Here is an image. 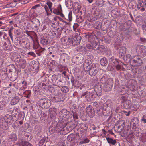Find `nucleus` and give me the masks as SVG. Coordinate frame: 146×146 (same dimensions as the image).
Segmentation results:
<instances>
[{"label": "nucleus", "mask_w": 146, "mask_h": 146, "mask_svg": "<svg viewBox=\"0 0 146 146\" xmlns=\"http://www.w3.org/2000/svg\"><path fill=\"white\" fill-rule=\"evenodd\" d=\"M9 72H15V75H13V73L11 74V78L12 81H15L17 78L18 73L21 72L20 68H18V67H16L13 64H11L9 65Z\"/></svg>", "instance_id": "obj_1"}, {"label": "nucleus", "mask_w": 146, "mask_h": 146, "mask_svg": "<svg viewBox=\"0 0 146 146\" xmlns=\"http://www.w3.org/2000/svg\"><path fill=\"white\" fill-rule=\"evenodd\" d=\"M82 34L79 33V34L76 33L75 34L74 37L72 38H68V41L72 46L77 45L80 42L81 40V35Z\"/></svg>", "instance_id": "obj_2"}, {"label": "nucleus", "mask_w": 146, "mask_h": 146, "mask_svg": "<svg viewBox=\"0 0 146 146\" xmlns=\"http://www.w3.org/2000/svg\"><path fill=\"white\" fill-rule=\"evenodd\" d=\"M91 104H92L94 108H95L98 115H104L105 113L104 111H106V109H104L99 102H92Z\"/></svg>", "instance_id": "obj_3"}, {"label": "nucleus", "mask_w": 146, "mask_h": 146, "mask_svg": "<svg viewBox=\"0 0 146 146\" xmlns=\"http://www.w3.org/2000/svg\"><path fill=\"white\" fill-rule=\"evenodd\" d=\"M113 84V80L112 78H110L107 80L103 86V89L106 92L110 91L111 90Z\"/></svg>", "instance_id": "obj_4"}, {"label": "nucleus", "mask_w": 146, "mask_h": 146, "mask_svg": "<svg viewBox=\"0 0 146 146\" xmlns=\"http://www.w3.org/2000/svg\"><path fill=\"white\" fill-rule=\"evenodd\" d=\"M142 63V61L138 56H133L131 62V65L134 66H140Z\"/></svg>", "instance_id": "obj_5"}, {"label": "nucleus", "mask_w": 146, "mask_h": 146, "mask_svg": "<svg viewBox=\"0 0 146 146\" xmlns=\"http://www.w3.org/2000/svg\"><path fill=\"white\" fill-rule=\"evenodd\" d=\"M39 104L44 109H48L51 106V103L50 101L47 99L44 98L40 99Z\"/></svg>", "instance_id": "obj_6"}, {"label": "nucleus", "mask_w": 146, "mask_h": 146, "mask_svg": "<svg viewBox=\"0 0 146 146\" xmlns=\"http://www.w3.org/2000/svg\"><path fill=\"white\" fill-rule=\"evenodd\" d=\"M99 70L97 64L93 63L91 66V68L89 71V74L91 76H94L96 75Z\"/></svg>", "instance_id": "obj_7"}, {"label": "nucleus", "mask_w": 146, "mask_h": 146, "mask_svg": "<svg viewBox=\"0 0 146 146\" xmlns=\"http://www.w3.org/2000/svg\"><path fill=\"white\" fill-rule=\"evenodd\" d=\"M96 93V95L99 97L101 96L102 94V89L100 84L99 83H97L95 86L93 90Z\"/></svg>", "instance_id": "obj_8"}, {"label": "nucleus", "mask_w": 146, "mask_h": 146, "mask_svg": "<svg viewBox=\"0 0 146 146\" xmlns=\"http://www.w3.org/2000/svg\"><path fill=\"white\" fill-rule=\"evenodd\" d=\"M92 62L91 61L86 60L82 64V66L84 70L86 72H88L91 68Z\"/></svg>", "instance_id": "obj_9"}, {"label": "nucleus", "mask_w": 146, "mask_h": 146, "mask_svg": "<svg viewBox=\"0 0 146 146\" xmlns=\"http://www.w3.org/2000/svg\"><path fill=\"white\" fill-rule=\"evenodd\" d=\"M66 124L63 122L62 123H59L56 127H53L54 131L55 133H59L66 126Z\"/></svg>", "instance_id": "obj_10"}, {"label": "nucleus", "mask_w": 146, "mask_h": 146, "mask_svg": "<svg viewBox=\"0 0 146 146\" xmlns=\"http://www.w3.org/2000/svg\"><path fill=\"white\" fill-rule=\"evenodd\" d=\"M14 116L12 115L6 114L3 118L5 121L9 125H11L14 122L13 119Z\"/></svg>", "instance_id": "obj_11"}, {"label": "nucleus", "mask_w": 146, "mask_h": 146, "mask_svg": "<svg viewBox=\"0 0 146 146\" xmlns=\"http://www.w3.org/2000/svg\"><path fill=\"white\" fill-rule=\"evenodd\" d=\"M18 43L25 49H28L30 47V44L28 40H23L22 41L18 40Z\"/></svg>", "instance_id": "obj_12"}, {"label": "nucleus", "mask_w": 146, "mask_h": 146, "mask_svg": "<svg viewBox=\"0 0 146 146\" xmlns=\"http://www.w3.org/2000/svg\"><path fill=\"white\" fill-rule=\"evenodd\" d=\"M50 143V142L48 141V138L44 137L39 141L38 145L39 146H48Z\"/></svg>", "instance_id": "obj_13"}, {"label": "nucleus", "mask_w": 146, "mask_h": 146, "mask_svg": "<svg viewBox=\"0 0 146 146\" xmlns=\"http://www.w3.org/2000/svg\"><path fill=\"white\" fill-rule=\"evenodd\" d=\"M50 143V142L48 141V138L44 137L39 141L38 145L39 146H48Z\"/></svg>", "instance_id": "obj_14"}, {"label": "nucleus", "mask_w": 146, "mask_h": 146, "mask_svg": "<svg viewBox=\"0 0 146 146\" xmlns=\"http://www.w3.org/2000/svg\"><path fill=\"white\" fill-rule=\"evenodd\" d=\"M86 112L90 118L93 117L94 116V111L91 105H89L88 107L86 108Z\"/></svg>", "instance_id": "obj_15"}, {"label": "nucleus", "mask_w": 146, "mask_h": 146, "mask_svg": "<svg viewBox=\"0 0 146 146\" xmlns=\"http://www.w3.org/2000/svg\"><path fill=\"white\" fill-rule=\"evenodd\" d=\"M11 58L12 60L17 64L21 58L20 56L16 53H14L12 54Z\"/></svg>", "instance_id": "obj_16"}, {"label": "nucleus", "mask_w": 146, "mask_h": 146, "mask_svg": "<svg viewBox=\"0 0 146 146\" xmlns=\"http://www.w3.org/2000/svg\"><path fill=\"white\" fill-rule=\"evenodd\" d=\"M0 128L4 130H7L8 128V124L3 117L0 118Z\"/></svg>", "instance_id": "obj_17"}, {"label": "nucleus", "mask_w": 146, "mask_h": 146, "mask_svg": "<svg viewBox=\"0 0 146 146\" xmlns=\"http://www.w3.org/2000/svg\"><path fill=\"white\" fill-rule=\"evenodd\" d=\"M69 56L66 53H63L60 57V60L62 63H64L68 62Z\"/></svg>", "instance_id": "obj_18"}, {"label": "nucleus", "mask_w": 146, "mask_h": 146, "mask_svg": "<svg viewBox=\"0 0 146 146\" xmlns=\"http://www.w3.org/2000/svg\"><path fill=\"white\" fill-rule=\"evenodd\" d=\"M126 48L125 47L122 46L120 47L119 50V57L121 58H124L126 53Z\"/></svg>", "instance_id": "obj_19"}, {"label": "nucleus", "mask_w": 146, "mask_h": 146, "mask_svg": "<svg viewBox=\"0 0 146 146\" xmlns=\"http://www.w3.org/2000/svg\"><path fill=\"white\" fill-rule=\"evenodd\" d=\"M72 61L74 63L76 64H79L82 62V58L79 56L78 57L77 56L76 57L72 58Z\"/></svg>", "instance_id": "obj_20"}, {"label": "nucleus", "mask_w": 146, "mask_h": 146, "mask_svg": "<svg viewBox=\"0 0 146 146\" xmlns=\"http://www.w3.org/2000/svg\"><path fill=\"white\" fill-rule=\"evenodd\" d=\"M94 94V92L93 90L90 91H87L86 96H85V98L87 101H89L91 98H93Z\"/></svg>", "instance_id": "obj_21"}, {"label": "nucleus", "mask_w": 146, "mask_h": 146, "mask_svg": "<svg viewBox=\"0 0 146 146\" xmlns=\"http://www.w3.org/2000/svg\"><path fill=\"white\" fill-rule=\"evenodd\" d=\"M50 40H49L48 38L43 37L41 38L40 41L41 43L43 45H47L50 43Z\"/></svg>", "instance_id": "obj_22"}, {"label": "nucleus", "mask_w": 146, "mask_h": 146, "mask_svg": "<svg viewBox=\"0 0 146 146\" xmlns=\"http://www.w3.org/2000/svg\"><path fill=\"white\" fill-rule=\"evenodd\" d=\"M131 105V101L129 100H127L123 102V103H122V106L125 109H127L130 108Z\"/></svg>", "instance_id": "obj_23"}, {"label": "nucleus", "mask_w": 146, "mask_h": 146, "mask_svg": "<svg viewBox=\"0 0 146 146\" xmlns=\"http://www.w3.org/2000/svg\"><path fill=\"white\" fill-rule=\"evenodd\" d=\"M31 66H32L33 68L36 70L39 68V64L37 61H33L30 63Z\"/></svg>", "instance_id": "obj_24"}, {"label": "nucleus", "mask_w": 146, "mask_h": 146, "mask_svg": "<svg viewBox=\"0 0 146 146\" xmlns=\"http://www.w3.org/2000/svg\"><path fill=\"white\" fill-rule=\"evenodd\" d=\"M20 100V98L18 96H15L12 98L11 101V105H15L17 104Z\"/></svg>", "instance_id": "obj_25"}, {"label": "nucleus", "mask_w": 146, "mask_h": 146, "mask_svg": "<svg viewBox=\"0 0 146 146\" xmlns=\"http://www.w3.org/2000/svg\"><path fill=\"white\" fill-rule=\"evenodd\" d=\"M139 121L138 118L136 117H134L132 120L131 123L133 125V127L136 128L138 126Z\"/></svg>", "instance_id": "obj_26"}, {"label": "nucleus", "mask_w": 146, "mask_h": 146, "mask_svg": "<svg viewBox=\"0 0 146 146\" xmlns=\"http://www.w3.org/2000/svg\"><path fill=\"white\" fill-rule=\"evenodd\" d=\"M106 139L108 143L110 144H111L113 145H115L117 143V141L116 140L113 139V138L107 137Z\"/></svg>", "instance_id": "obj_27"}, {"label": "nucleus", "mask_w": 146, "mask_h": 146, "mask_svg": "<svg viewBox=\"0 0 146 146\" xmlns=\"http://www.w3.org/2000/svg\"><path fill=\"white\" fill-rule=\"evenodd\" d=\"M20 66L23 69H24L26 66V63L25 60L24 59L22 58L20 60L18 63Z\"/></svg>", "instance_id": "obj_28"}, {"label": "nucleus", "mask_w": 146, "mask_h": 146, "mask_svg": "<svg viewBox=\"0 0 146 146\" xmlns=\"http://www.w3.org/2000/svg\"><path fill=\"white\" fill-rule=\"evenodd\" d=\"M115 66L116 69L118 70L121 69L122 68H123V64L125 65L123 63L118 60L117 62V63L115 64Z\"/></svg>", "instance_id": "obj_29"}, {"label": "nucleus", "mask_w": 146, "mask_h": 146, "mask_svg": "<svg viewBox=\"0 0 146 146\" xmlns=\"http://www.w3.org/2000/svg\"><path fill=\"white\" fill-rule=\"evenodd\" d=\"M132 60V57L131 55L129 54L126 55L125 58H124L125 62L127 63H129L130 65Z\"/></svg>", "instance_id": "obj_30"}, {"label": "nucleus", "mask_w": 146, "mask_h": 146, "mask_svg": "<svg viewBox=\"0 0 146 146\" xmlns=\"http://www.w3.org/2000/svg\"><path fill=\"white\" fill-rule=\"evenodd\" d=\"M136 50L137 53L139 54H141L142 55H143L145 52V50L144 48L140 46L137 47Z\"/></svg>", "instance_id": "obj_31"}, {"label": "nucleus", "mask_w": 146, "mask_h": 146, "mask_svg": "<svg viewBox=\"0 0 146 146\" xmlns=\"http://www.w3.org/2000/svg\"><path fill=\"white\" fill-rule=\"evenodd\" d=\"M61 112L63 117H67V118H68L70 114L69 111H68L66 109H63L61 110Z\"/></svg>", "instance_id": "obj_32"}, {"label": "nucleus", "mask_w": 146, "mask_h": 146, "mask_svg": "<svg viewBox=\"0 0 146 146\" xmlns=\"http://www.w3.org/2000/svg\"><path fill=\"white\" fill-rule=\"evenodd\" d=\"M33 23L32 26L35 28H37L38 25H39V20L37 19H34L31 21Z\"/></svg>", "instance_id": "obj_33"}, {"label": "nucleus", "mask_w": 146, "mask_h": 146, "mask_svg": "<svg viewBox=\"0 0 146 146\" xmlns=\"http://www.w3.org/2000/svg\"><path fill=\"white\" fill-rule=\"evenodd\" d=\"M100 63L102 66H106L108 63L107 60L105 57H103L100 59Z\"/></svg>", "instance_id": "obj_34"}, {"label": "nucleus", "mask_w": 146, "mask_h": 146, "mask_svg": "<svg viewBox=\"0 0 146 146\" xmlns=\"http://www.w3.org/2000/svg\"><path fill=\"white\" fill-rule=\"evenodd\" d=\"M110 78H108V76L106 74L104 75L101 78L100 80V82L102 84L106 83L108 80Z\"/></svg>", "instance_id": "obj_35"}, {"label": "nucleus", "mask_w": 146, "mask_h": 146, "mask_svg": "<svg viewBox=\"0 0 146 146\" xmlns=\"http://www.w3.org/2000/svg\"><path fill=\"white\" fill-rule=\"evenodd\" d=\"M0 74L3 80L6 78L7 77V71L1 70L0 71Z\"/></svg>", "instance_id": "obj_36"}, {"label": "nucleus", "mask_w": 146, "mask_h": 146, "mask_svg": "<svg viewBox=\"0 0 146 146\" xmlns=\"http://www.w3.org/2000/svg\"><path fill=\"white\" fill-rule=\"evenodd\" d=\"M65 4L66 6L69 9H71L73 7V3L71 0H67L65 2Z\"/></svg>", "instance_id": "obj_37"}, {"label": "nucleus", "mask_w": 146, "mask_h": 146, "mask_svg": "<svg viewBox=\"0 0 146 146\" xmlns=\"http://www.w3.org/2000/svg\"><path fill=\"white\" fill-rule=\"evenodd\" d=\"M75 135L74 134H71L69 135L67 137V139L69 142H71L75 139Z\"/></svg>", "instance_id": "obj_38"}, {"label": "nucleus", "mask_w": 146, "mask_h": 146, "mask_svg": "<svg viewBox=\"0 0 146 146\" xmlns=\"http://www.w3.org/2000/svg\"><path fill=\"white\" fill-rule=\"evenodd\" d=\"M63 28H61L60 29L57 28L56 30V32L57 33L56 38H59L60 37L61 34L62 32Z\"/></svg>", "instance_id": "obj_39"}, {"label": "nucleus", "mask_w": 146, "mask_h": 146, "mask_svg": "<svg viewBox=\"0 0 146 146\" xmlns=\"http://www.w3.org/2000/svg\"><path fill=\"white\" fill-rule=\"evenodd\" d=\"M92 48L95 50H97L99 49L98 43L96 42H93L92 44Z\"/></svg>", "instance_id": "obj_40"}, {"label": "nucleus", "mask_w": 146, "mask_h": 146, "mask_svg": "<svg viewBox=\"0 0 146 146\" xmlns=\"http://www.w3.org/2000/svg\"><path fill=\"white\" fill-rule=\"evenodd\" d=\"M140 140L143 142H146V132L141 134V136L140 137Z\"/></svg>", "instance_id": "obj_41"}, {"label": "nucleus", "mask_w": 146, "mask_h": 146, "mask_svg": "<svg viewBox=\"0 0 146 146\" xmlns=\"http://www.w3.org/2000/svg\"><path fill=\"white\" fill-rule=\"evenodd\" d=\"M138 3L140 7H144L146 5V0H139Z\"/></svg>", "instance_id": "obj_42"}, {"label": "nucleus", "mask_w": 146, "mask_h": 146, "mask_svg": "<svg viewBox=\"0 0 146 146\" xmlns=\"http://www.w3.org/2000/svg\"><path fill=\"white\" fill-rule=\"evenodd\" d=\"M56 82L57 85L58 87L60 88L62 87V86L63 85V82H62V80L60 79L58 80V79L57 78L56 79Z\"/></svg>", "instance_id": "obj_43"}, {"label": "nucleus", "mask_w": 146, "mask_h": 146, "mask_svg": "<svg viewBox=\"0 0 146 146\" xmlns=\"http://www.w3.org/2000/svg\"><path fill=\"white\" fill-rule=\"evenodd\" d=\"M51 100L54 102H60L61 99L58 98L57 96H54L51 99Z\"/></svg>", "instance_id": "obj_44"}, {"label": "nucleus", "mask_w": 146, "mask_h": 146, "mask_svg": "<svg viewBox=\"0 0 146 146\" xmlns=\"http://www.w3.org/2000/svg\"><path fill=\"white\" fill-rule=\"evenodd\" d=\"M136 4L134 2H131L130 3L129 5V7L131 9H134L136 7Z\"/></svg>", "instance_id": "obj_45"}, {"label": "nucleus", "mask_w": 146, "mask_h": 146, "mask_svg": "<svg viewBox=\"0 0 146 146\" xmlns=\"http://www.w3.org/2000/svg\"><path fill=\"white\" fill-rule=\"evenodd\" d=\"M72 11H70L68 14V15L66 17L65 19L69 20V21H71L72 20Z\"/></svg>", "instance_id": "obj_46"}, {"label": "nucleus", "mask_w": 146, "mask_h": 146, "mask_svg": "<svg viewBox=\"0 0 146 146\" xmlns=\"http://www.w3.org/2000/svg\"><path fill=\"white\" fill-rule=\"evenodd\" d=\"M61 90L64 93H67L69 92L68 88L66 86L62 87L61 89Z\"/></svg>", "instance_id": "obj_47"}, {"label": "nucleus", "mask_w": 146, "mask_h": 146, "mask_svg": "<svg viewBox=\"0 0 146 146\" xmlns=\"http://www.w3.org/2000/svg\"><path fill=\"white\" fill-rule=\"evenodd\" d=\"M109 60L110 62H113L114 64L117 63V62L119 60L116 58H115L113 57L109 58Z\"/></svg>", "instance_id": "obj_48"}, {"label": "nucleus", "mask_w": 146, "mask_h": 146, "mask_svg": "<svg viewBox=\"0 0 146 146\" xmlns=\"http://www.w3.org/2000/svg\"><path fill=\"white\" fill-rule=\"evenodd\" d=\"M10 139L12 141H16L17 139V135L15 134H11L10 137Z\"/></svg>", "instance_id": "obj_49"}, {"label": "nucleus", "mask_w": 146, "mask_h": 146, "mask_svg": "<svg viewBox=\"0 0 146 146\" xmlns=\"http://www.w3.org/2000/svg\"><path fill=\"white\" fill-rule=\"evenodd\" d=\"M14 33L15 35L16 36H19L21 33V30L19 29H18L14 31Z\"/></svg>", "instance_id": "obj_50"}, {"label": "nucleus", "mask_w": 146, "mask_h": 146, "mask_svg": "<svg viewBox=\"0 0 146 146\" xmlns=\"http://www.w3.org/2000/svg\"><path fill=\"white\" fill-rule=\"evenodd\" d=\"M26 141H25L23 140L22 139H19L18 144L20 146H23Z\"/></svg>", "instance_id": "obj_51"}, {"label": "nucleus", "mask_w": 146, "mask_h": 146, "mask_svg": "<svg viewBox=\"0 0 146 146\" xmlns=\"http://www.w3.org/2000/svg\"><path fill=\"white\" fill-rule=\"evenodd\" d=\"M120 99L121 100L122 103H123L127 100H128L127 99V96H122L120 97Z\"/></svg>", "instance_id": "obj_52"}, {"label": "nucleus", "mask_w": 146, "mask_h": 146, "mask_svg": "<svg viewBox=\"0 0 146 146\" xmlns=\"http://www.w3.org/2000/svg\"><path fill=\"white\" fill-rule=\"evenodd\" d=\"M83 133L81 131H80L79 132L78 131L76 134V136L79 137L80 139L83 137Z\"/></svg>", "instance_id": "obj_53"}, {"label": "nucleus", "mask_w": 146, "mask_h": 146, "mask_svg": "<svg viewBox=\"0 0 146 146\" xmlns=\"http://www.w3.org/2000/svg\"><path fill=\"white\" fill-rule=\"evenodd\" d=\"M132 24L131 21H127L125 23V25H126L127 27V28H129L131 26V24Z\"/></svg>", "instance_id": "obj_54"}, {"label": "nucleus", "mask_w": 146, "mask_h": 146, "mask_svg": "<svg viewBox=\"0 0 146 146\" xmlns=\"http://www.w3.org/2000/svg\"><path fill=\"white\" fill-rule=\"evenodd\" d=\"M33 46V48L35 49H36L38 48L39 46V44L37 42H34Z\"/></svg>", "instance_id": "obj_55"}, {"label": "nucleus", "mask_w": 146, "mask_h": 146, "mask_svg": "<svg viewBox=\"0 0 146 146\" xmlns=\"http://www.w3.org/2000/svg\"><path fill=\"white\" fill-rule=\"evenodd\" d=\"M71 82L72 83V84L74 86H76L77 84H78V82L76 80H74L73 79H72L71 80Z\"/></svg>", "instance_id": "obj_56"}, {"label": "nucleus", "mask_w": 146, "mask_h": 146, "mask_svg": "<svg viewBox=\"0 0 146 146\" xmlns=\"http://www.w3.org/2000/svg\"><path fill=\"white\" fill-rule=\"evenodd\" d=\"M5 109V104L3 101L0 102V110H3Z\"/></svg>", "instance_id": "obj_57"}, {"label": "nucleus", "mask_w": 146, "mask_h": 146, "mask_svg": "<svg viewBox=\"0 0 146 146\" xmlns=\"http://www.w3.org/2000/svg\"><path fill=\"white\" fill-rule=\"evenodd\" d=\"M129 82H130L131 85L132 86H134V85L136 84V82L133 80H131Z\"/></svg>", "instance_id": "obj_58"}, {"label": "nucleus", "mask_w": 146, "mask_h": 146, "mask_svg": "<svg viewBox=\"0 0 146 146\" xmlns=\"http://www.w3.org/2000/svg\"><path fill=\"white\" fill-rule=\"evenodd\" d=\"M130 108L132 109V110L134 111L137 110V106L136 105H133L132 106H131Z\"/></svg>", "instance_id": "obj_59"}, {"label": "nucleus", "mask_w": 146, "mask_h": 146, "mask_svg": "<svg viewBox=\"0 0 146 146\" xmlns=\"http://www.w3.org/2000/svg\"><path fill=\"white\" fill-rule=\"evenodd\" d=\"M38 8V9H41V7L40 5V4H38L36 5L35 6H33L32 9H35Z\"/></svg>", "instance_id": "obj_60"}, {"label": "nucleus", "mask_w": 146, "mask_h": 146, "mask_svg": "<svg viewBox=\"0 0 146 146\" xmlns=\"http://www.w3.org/2000/svg\"><path fill=\"white\" fill-rule=\"evenodd\" d=\"M130 31H128V32L127 33V34L128 33L131 31H133L135 33H136V31H137V30L135 28H134V27H131L130 29Z\"/></svg>", "instance_id": "obj_61"}, {"label": "nucleus", "mask_w": 146, "mask_h": 146, "mask_svg": "<svg viewBox=\"0 0 146 146\" xmlns=\"http://www.w3.org/2000/svg\"><path fill=\"white\" fill-rule=\"evenodd\" d=\"M58 19L59 20V21H61L65 23L64 26H65L67 24H68L65 21L63 20V19H62L60 17H59V16L58 17Z\"/></svg>", "instance_id": "obj_62"}, {"label": "nucleus", "mask_w": 146, "mask_h": 146, "mask_svg": "<svg viewBox=\"0 0 146 146\" xmlns=\"http://www.w3.org/2000/svg\"><path fill=\"white\" fill-rule=\"evenodd\" d=\"M9 46V45H8L6 42H5L3 45V48L5 50H7Z\"/></svg>", "instance_id": "obj_63"}, {"label": "nucleus", "mask_w": 146, "mask_h": 146, "mask_svg": "<svg viewBox=\"0 0 146 146\" xmlns=\"http://www.w3.org/2000/svg\"><path fill=\"white\" fill-rule=\"evenodd\" d=\"M23 94L26 95H31V92L29 90H26L25 92L23 93Z\"/></svg>", "instance_id": "obj_64"}]
</instances>
